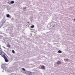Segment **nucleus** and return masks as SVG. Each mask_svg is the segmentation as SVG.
Segmentation results:
<instances>
[{
  "label": "nucleus",
  "mask_w": 75,
  "mask_h": 75,
  "mask_svg": "<svg viewBox=\"0 0 75 75\" xmlns=\"http://www.w3.org/2000/svg\"><path fill=\"white\" fill-rule=\"evenodd\" d=\"M25 74H28V75H32V72L30 71H26Z\"/></svg>",
  "instance_id": "obj_1"
},
{
  "label": "nucleus",
  "mask_w": 75,
  "mask_h": 75,
  "mask_svg": "<svg viewBox=\"0 0 75 75\" xmlns=\"http://www.w3.org/2000/svg\"><path fill=\"white\" fill-rule=\"evenodd\" d=\"M4 58L5 59V61L6 62H7L8 61V59H7V58L6 57V56H4Z\"/></svg>",
  "instance_id": "obj_2"
},
{
  "label": "nucleus",
  "mask_w": 75,
  "mask_h": 75,
  "mask_svg": "<svg viewBox=\"0 0 75 75\" xmlns=\"http://www.w3.org/2000/svg\"><path fill=\"white\" fill-rule=\"evenodd\" d=\"M0 55L2 56V57H3V58L4 57V56H5V55H4V53L2 52V51H1V52H0Z\"/></svg>",
  "instance_id": "obj_3"
},
{
  "label": "nucleus",
  "mask_w": 75,
  "mask_h": 75,
  "mask_svg": "<svg viewBox=\"0 0 75 75\" xmlns=\"http://www.w3.org/2000/svg\"><path fill=\"white\" fill-rule=\"evenodd\" d=\"M41 68L42 69H45V66L42 65L41 67Z\"/></svg>",
  "instance_id": "obj_4"
},
{
  "label": "nucleus",
  "mask_w": 75,
  "mask_h": 75,
  "mask_svg": "<svg viewBox=\"0 0 75 75\" xmlns=\"http://www.w3.org/2000/svg\"><path fill=\"white\" fill-rule=\"evenodd\" d=\"M11 46L10 45H9V43H8V44L6 45V47L8 48H10Z\"/></svg>",
  "instance_id": "obj_5"
},
{
  "label": "nucleus",
  "mask_w": 75,
  "mask_h": 75,
  "mask_svg": "<svg viewBox=\"0 0 75 75\" xmlns=\"http://www.w3.org/2000/svg\"><path fill=\"white\" fill-rule=\"evenodd\" d=\"M57 64L58 65H59V64H61V62L60 61H59L57 62Z\"/></svg>",
  "instance_id": "obj_6"
},
{
  "label": "nucleus",
  "mask_w": 75,
  "mask_h": 75,
  "mask_svg": "<svg viewBox=\"0 0 75 75\" xmlns=\"http://www.w3.org/2000/svg\"><path fill=\"white\" fill-rule=\"evenodd\" d=\"M6 17H8H8H10V15H9V14H7Z\"/></svg>",
  "instance_id": "obj_7"
},
{
  "label": "nucleus",
  "mask_w": 75,
  "mask_h": 75,
  "mask_svg": "<svg viewBox=\"0 0 75 75\" xmlns=\"http://www.w3.org/2000/svg\"><path fill=\"white\" fill-rule=\"evenodd\" d=\"M34 25H31L30 26V28H34Z\"/></svg>",
  "instance_id": "obj_8"
},
{
  "label": "nucleus",
  "mask_w": 75,
  "mask_h": 75,
  "mask_svg": "<svg viewBox=\"0 0 75 75\" xmlns=\"http://www.w3.org/2000/svg\"><path fill=\"white\" fill-rule=\"evenodd\" d=\"M21 69L22 70H23V71H25V69L24 68H22Z\"/></svg>",
  "instance_id": "obj_9"
},
{
  "label": "nucleus",
  "mask_w": 75,
  "mask_h": 75,
  "mask_svg": "<svg viewBox=\"0 0 75 75\" xmlns=\"http://www.w3.org/2000/svg\"><path fill=\"white\" fill-rule=\"evenodd\" d=\"M11 4H13V3H14V1H11Z\"/></svg>",
  "instance_id": "obj_10"
},
{
  "label": "nucleus",
  "mask_w": 75,
  "mask_h": 75,
  "mask_svg": "<svg viewBox=\"0 0 75 75\" xmlns=\"http://www.w3.org/2000/svg\"><path fill=\"white\" fill-rule=\"evenodd\" d=\"M58 52L59 53H62V52L61 50H59Z\"/></svg>",
  "instance_id": "obj_11"
},
{
  "label": "nucleus",
  "mask_w": 75,
  "mask_h": 75,
  "mask_svg": "<svg viewBox=\"0 0 75 75\" xmlns=\"http://www.w3.org/2000/svg\"><path fill=\"white\" fill-rule=\"evenodd\" d=\"M0 52H1V46H0Z\"/></svg>",
  "instance_id": "obj_12"
},
{
  "label": "nucleus",
  "mask_w": 75,
  "mask_h": 75,
  "mask_svg": "<svg viewBox=\"0 0 75 75\" xmlns=\"http://www.w3.org/2000/svg\"><path fill=\"white\" fill-rule=\"evenodd\" d=\"M12 52L13 53V54H14L15 53V52H14V50H13L12 51Z\"/></svg>",
  "instance_id": "obj_13"
},
{
  "label": "nucleus",
  "mask_w": 75,
  "mask_h": 75,
  "mask_svg": "<svg viewBox=\"0 0 75 75\" xmlns=\"http://www.w3.org/2000/svg\"><path fill=\"white\" fill-rule=\"evenodd\" d=\"M66 60H67V61H68V60H69V59H67Z\"/></svg>",
  "instance_id": "obj_14"
},
{
  "label": "nucleus",
  "mask_w": 75,
  "mask_h": 75,
  "mask_svg": "<svg viewBox=\"0 0 75 75\" xmlns=\"http://www.w3.org/2000/svg\"><path fill=\"white\" fill-rule=\"evenodd\" d=\"M74 21H75V19H74Z\"/></svg>",
  "instance_id": "obj_15"
},
{
  "label": "nucleus",
  "mask_w": 75,
  "mask_h": 75,
  "mask_svg": "<svg viewBox=\"0 0 75 75\" xmlns=\"http://www.w3.org/2000/svg\"><path fill=\"white\" fill-rule=\"evenodd\" d=\"M4 48L6 49V48L5 47H4Z\"/></svg>",
  "instance_id": "obj_16"
},
{
  "label": "nucleus",
  "mask_w": 75,
  "mask_h": 75,
  "mask_svg": "<svg viewBox=\"0 0 75 75\" xmlns=\"http://www.w3.org/2000/svg\"><path fill=\"white\" fill-rule=\"evenodd\" d=\"M28 23H29V22H28Z\"/></svg>",
  "instance_id": "obj_17"
},
{
  "label": "nucleus",
  "mask_w": 75,
  "mask_h": 75,
  "mask_svg": "<svg viewBox=\"0 0 75 75\" xmlns=\"http://www.w3.org/2000/svg\"><path fill=\"white\" fill-rule=\"evenodd\" d=\"M74 19H75V18H74Z\"/></svg>",
  "instance_id": "obj_18"
}]
</instances>
